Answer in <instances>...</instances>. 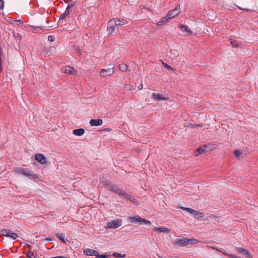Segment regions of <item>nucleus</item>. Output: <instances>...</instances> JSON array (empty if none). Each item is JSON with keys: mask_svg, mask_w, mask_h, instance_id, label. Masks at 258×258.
Instances as JSON below:
<instances>
[{"mask_svg": "<svg viewBox=\"0 0 258 258\" xmlns=\"http://www.w3.org/2000/svg\"><path fill=\"white\" fill-rule=\"evenodd\" d=\"M117 26L124 25L128 23V22L124 19L122 18H115Z\"/></svg>", "mask_w": 258, "mask_h": 258, "instance_id": "nucleus-17", "label": "nucleus"}, {"mask_svg": "<svg viewBox=\"0 0 258 258\" xmlns=\"http://www.w3.org/2000/svg\"><path fill=\"white\" fill-rule=\"evenodd\" d=\"M180 13V9L179 7L178 8L177 6L175 8H174L173 10L169 11L168 13V17H169V18H173L176 16H177Z\"/></svg>", "mask_w": 258, "mask_h": 258, "instance_id": "nucleus-9", "label": "nucleus"}, {"mask_svg": "<svg viewBox=\"0 0 258 258\" xmlns=\"http://www.w3.org/2000/svg\"><path fill=\"white\" fill-rule=\"evenodd\" d=\"M230 43L231 45L234 47H236L238 46V43H237V42L233 39H230Z\"/></svg>", "mask_w": 258, "mask_h": 258, "instance_id": "nucleus-30", "label": "nucleus"}, {"mask_svg": "<svg viewBox=\"0 0 258 258\" xmlns=\"http://www.w3.org/2000/svg\"><path fill=\"white\" fill-rule=\"evenodd\" d=\"M14 173L18 175H23L33 179L37 178L36 174L31 171L28 170L22 167H18L14 170Z\"/></svg>", "mask_w": 258, "mask_h": 258, "instance_id": "nucleus-2", "label": "nucleus"}, {"mask_svg": "<svg viewBox=\"0 0 258 258\" xmlns=\"http://www.w3.org/2000/svg\"><path fill=\"white\" fill-rule=\"evenodd\" d=\"M35 159L37 162L42 165L46 163V159L42 154H36L35 156Z\"/></svg>", "mask_w": 258, "mask_h": 258, "instance_id": "nucleus-8", "label": "nucleus"}, {"mask_svg": "<svg viewBox=\"0 0 258 258\" xmlns=\"http://www.w3.org/2000/svg\"><path fill=\"white\" fill-rule=\"evenodd\" d=\"M75 5V3L74 2H72L70 4L68 5L67 9L69 10L70 8L73 7Z\"/></svg>", "mask_w": 258, "mask_h": 258, "instance_id": "nucleus-32", "label": "nucleus"}, {"mask_svg": "<svg viewBox=\"0 0 258 258\" xmlns=\"http://www.w3.org/2000/svg\"><path fill=\"white\" fill-rule=\"evenodd\" d=\"M122 220L120 219H117L107 223V227L109 228L115 229L122 225Z\"/></svg>", "mask_w": 258, "mask_h": 258, "instance_id": "nucleus-4", "label": "nucleus"}, {"mask_svg": "<svg viewBox=\"0 0 258 258\" xmlns=\"http://www.w3.org/2000/svg\"><path fill=\"white\" fill-rule=\"evenodd\" d=\"M62 71L66 74H76V72L75 70L72 68L70 66H66L62 70Z\"/></svg>", "mask_w": 258, "mask_h": 258, "instance_id": "nucleus-15", "label": "nucleus"}, {"mask_svg": "<svg viewBox=\"0 0 258 258\" xmlns=\"http://www.w3.org/2000/svg\"><path fill=\"white\" fill-rule=\"evenodd\" d=\"M119 68L122 71H126L127 69V66L124 63H122L119 65Z\"/></svg>", "mask_w": 258, "mask_h": 258, "instance_id": "nucleus-26", "label": "nucleus"}, {"mask_svg": "<svg viewBox=\"0 0 258 258\" xmlns=\"http://www.w3.org/2000/svg\"><path fill=\"white\" fill-rule=\"evenodd\" d=\"M237 250L240 252L242 255H243L245 257H249L250 256V253L249 251L242 248V247H238L237 248Z\"/></svg>", "mask_w": 258, "mask_h": 258, "instance_id": "nucleus-14", "label": "nucleus"}, {"mask_svg": "<svg viewBox=\"0 0 258 258\" xmlns=\"http://www.w3.org/2000/svg\"><path fill=\"white\" fill-rule=\"evenodd\" d=\"M234 156L237 158H239L241 156V152L238 150H235L234 152Z\"/></svg>", "mask_w": 258, "mask_h": 258, "instance_id": "nucleus-28", "label": "nucleus"}, {"mask_svg": "<svg viewBox=\"0 0 258 258\" xmlns=\"http://www.w3.org/2000/svg\"><path fill=\"white\" fill-rule=\"evenodd\" d=\"M117 25H116V22L115 21V19H113L110 20L108 23V28L107 30L109 33L112 34L113 32L115 30Z\"/></svg>", "mask_w": 258, "mask_h": 258, "instance_id": "nucleus-7", "label": "nucleus"}, {"mask_svg": "<svg viewBox=\"0 0 258 258\" xmlns=\"http://www.w3.org/2000/svg\"><path fill=\"white\" fill-rule=\"evenodd\" d=\"M84 253L86 255L96 256V254H98V251L92 249L86 248L84 250Z\"/></svg>", "mask_w": 258, "mask_h": 258, "instance_id": "nucleus-12", "label": "nucleus"}, {"mask_svg": "<svg viewBox=\"0 0 258 258\" xmlns=\"http://www.w3.org/2000/svg\"><path fill=\"white\" fill-rule=\"evenodd\" d=\"M112 256L115 257L116 258H125L126 255L124 254H121L117 252H114L112 253Z\"/></svg>", "mask_w": 258, "mask_h": 258, "instance_id": "nucleus-24", "label": "nucleus"}, {"mask_svg": "<svg viewBox=\"0 0 258 258\" xmlns=\"http://www.w3.org/2000/svg\"><path fill=\"white\" fill-rule=\"evenodd\" d=\"M73 132L74 135H75V136H81L84 134L85 130L84 129L81 128L74 130Z\"/></svg>", "mask_w": 258, "mask_h": 258, "instance_id": "nucleus-19", "label": "nucleus"}, {"mask_svg": "<svg viewBox=\"0 0 258 258\" xmlns=\"http://www.w3.org/2000/svg\"><path fill=\"white\" fill-rule=\"evenodd\" d=\"M51 258H68V257H65V256H54V257H53Z\"/></svg>", "mask_w": 258, "mask_h": 258, "instance_id": "nucleus-35", "label": "nucleus"}, {"mask_svg": "<svg viewBox=\"0 0 258 258\" xmlns=\"http://www.w3.org/2000/svg\"><path fill=\"white\" fill-rule=\"evenodd\" d=\"M103 123V121L101 119H92L90 121V124L92 126H99L101 125Z\"/></svg>", "mask_w": 258, "mask_h": 258, "instance_id": "nucleus-13", "label": "nucleus"}, {"mask_svg": "<svg viewBox=\"0 0 258 258\" xmlns=\"http://www.w3.org/2000/svg\"><path fill=\"white\" fill-rule=\"evenodd\" d=\"M45 240L46 241H54V239L53 238H49V237H47V238H45Z\"/></svg>", "mask_w": 258, "mask_h": 258, "instance_id": "nucleus-34", "label": "nucleus"}, {"mask_svg": "<svg viewBox=\"0 0 258 258\" xmlns=\"http://www.w3.org/2000/svg\"><path fill=\"white\" fill-rule=\"evenodd\" d=\"M162 64L164 68L167 69L168 70H173L172 67L168 65L167 63L162 62Z\"/></svg>", "mask_w": 258, "mask_h": 258, "instance_id": "nucleus-27", "label": "nucleus"}, {"mask_svg": "<svg viewBox=\"0 0 258 258\" xmlns=\"http://www.w3.org/2000/svg\"><path fill=\"white\" fill-rule=\"evenodd\" d=\"M2 235L6 237H11L13 239H16L18 237V235L16 233L12 232L10 230L4 229L1 231Z\"/></svg>", "mask_w": 258, "mask_h": 258, "instance_id": "nucleus-5", "label": "nucleus"}, {"mask_svg": "<svg viewBox=\"0 0 258 258\" xmlns=\"http://www.w3.org/2000/svg\"><path fill=\"white\" fill-rule=\"evenodd\" d=\"M171 19V18H169V17H168V15H167L166 17H164L162 18V21L158 22L157 23V26H160V25H161L163 23H166V22H167V21H168V20L169 19Z\"/></svg>", "mask_w": 258, "mask_h": 258, "instance_id": "nucleus-23", "label": "nucleus"}, {"mask_svg": "<svg viewBox=\"0 0 258 258\" xmlns=\"http://www.w3.org/2000/svg\"><path fill=\"white\" fill-rule=\"evenodd\" d=\"M182 209L188 211L189 213H190L194 215L200 216V215H202V213L200 212L199 211L194 210L189 208H182Z\"/></svg>", "mask_w": 258, "mask_h": 258, "instance_id": "nucleus-18", "label": "nucleus"}, {"mask_svg": "<svg viewBox=\"0 0 258 258\" xmlns=\"http://www.w3.org/2000/svg\"><path fill=\"white\" fill-rule=\"evenodd\" d=\"M206 151V148L205 147H200L198 149H197L196 153V156H198L199 155L202 154L204 153H205Z\"/></svg>", "mask_w": 258, "mask_h": 258, "instance_id": "nucleus-22", "label": "nucleus"}, {"mask_svg": "<svg viewBox=\"0 0 258 258\" xmlns=\"http://www.w3.org/2000/svg\"><path fill=\"white\" fill-rule=\"evenodd\" d=\"M179 28H180V30L184 33L186 35H189L192 33L191 31L190 30L189 27L186 26L183 24L179 25Z\"/></svg>", "mask_w": 258, "mask_h": 258, "instance_id": "nucleus-11", "label": "nucleus"}, {"mask_svg": "<svg viewBox=\"0 0 258 258\" xmlns=\"http://www.w3.org/2000/svg\"><path fill=\"white\" fill-rule=\"evenodd\" d=\"M55 235L61 242L64 243H66L67 240L65 238V235L63 233H57Z\"/></svg>", "mask_w": 258, "mask_h": 258, "instance_id": "nucleus-21", "label": "nucleus"}, {"mask_svg": "<svg viewBox=\"0 0 258 258\" xmlns=\"http://www.w3.org/2000/svg\"><path fill=\"white\" fill-rule=\"evenodd\" d=\"M239 9H241V10H242V8H240V7H239ZM243 9V10H248L247 9H245V8H244V9Z\"/></svg>", "mask_w": 258, "mask_h": 258, "instance_id": "nucleus-38", "label": "nucleus"}, {"mask_svg": "<svg viewBox=\"0 0 258 258\" xmlns=\"http://www.w3.org/2000/svg\"><path fill=\"white\" fill-rule=\"evenodd\" d=\"M69 10L68 9L66 8L64 13L60 15L59 18L60 19H64L69 15Z\"/></svg>", "mask_w": 258, "mask_h": 258, "instance_id": "nucleus-25", "label": "nucleus"}, {"mask_svg": "<svg viewBox=\"0 0 258 258\" xmlns=\"http://www.w3.org/2000/svg\"><path fill=\"white\" fill-rule=\"evenodd\" d=\"M198 242V240L196 239H180L179 241V244L180 246H183L185 243L190 242L192 244H196Z\"/></svg>", "mask_w": 258, "mask_h": 258, "instance_id": "nucleus-10", "label": "nucleus"}, {"mask_svg": "<svg viewBox=\"0 0 258 258\" xmlns=\"http://www.w3.org/2000/svg\"><path fill=\"white\" fill-rule=\"evenodd\" d=\"M154 230L161 233H166L169 231V228L164 227H155Z\"/></svg>", "mask_w": 258, "mask_h": 258, "instance_id": "nucleus-20", "label": "nucleus"}, {"mask_svg": "<svg viewBox=\"0 0 258 258\" xmlns=\"http://www.w3.org/2000/svg\"><path fill=\"white\" fill-rule=\"evenodd\" d=\"M16 21L19 22L21 25L23 24V22L22 21L20 20H16Z\"/></svg>", "mask_w": 258, "mask_h": 258, "instance_id": "nucleus-36", "label": "nucleus"}, {"mask_svg": "<svg viewBox=\"0 0 258 258\" xmlns=\"http://www.w3.org/2000/svg\"><path fill=\"white\" fill-rule=\"evenodd\" d=\"M152 97L157 101H164L167 100L162 94H160L159 93H153L152 94Z\"/></svg>", "mask_w": 258, "mask_h": 258, "instance_id": "nucleus-16", "label": "nucleus"}, {"mask_svg": "<svg viewBox=\"0 0 258 258\" xmlns=\"http://www.w3.org/2000/svg\"><path fill=\"white\" fill-rule=\"evenodd\" d=\"M48 40L50 42H53L55 40V37L53 35H49L48 37Z\"/></svg>", "mask_w": 258, "mask_h": 258, "instance_id": "nucleus-31", "label": "nucleus"}, {"mask_svg": "<svg viewBox=\"0 0 258 258\" xmlns=\"http://www.w3.org/2000/svg\"><path fill=\"white\" fill-rule=\"evenodd\" d=\"M108 255L107 254H99L98 252V254H96L95 258H107L108 257Z\"/></svg>", "mask_w": 258, "mask_h": 258, "instance_id": "nucleus-29", "label": "nucleus"}, {"mask_svg": "<svg viewBox=\"0 0 258 258\" xmlns=\"http://www.w3.org/2000/svg\"><path fill=\"white\" fill-rule=\"evenodd\" d=\"M128 220L131 223H140L141 224H144L146 225H148L151 224L150 221L144 218H142L139 216L130 217L128 218Z\"/></svg>", "mask_w": 258, "mask_h": 258, "instance_id": "nucleus-3", "label": "nucleus"}, {"mask_svg": "<svg viewBox=\"0 0 258 258\" xmlns=\"http://www.w3.org/2000/svg\"><path fill=\"white\" fill-rule=\"evenodd\" d=\"M114 73V67H111L106 69H101L100 72V75L101 77H106L111 76Z\"/></svg>", "mask_w": 258, "mask_h": 258, "instance_id": "nucleus-6", "label": "nucleus"}, {"mask_svg": "<svg viewBox=\"0 0 258 258\" xmlns=\"http://www.w3.org/2000/svg\"><path fill=\"white\" fill-rule=\"evenodd\" d=\"M103 185L105 186L107 189L118 196L122 200L127 201L130 200L131 199V195L127 194L124 190L119 188L116 185L113 184L108 181L102 182Z\"/></svg>", "mask_w": 258, "mask_h": 258, "instance_id": "nucleus-1", "label": "nucleus"}, {"mask_svg": "<svg viewBox=\"0 0 258 258\" xmlns=\"http://www.w3.org/2000/svg\"><path fill=\"white\" fill-rule=\"evenodd\" d=\"M143 86L142 85H141V88H140V86H139V89L141 90Z\"/></svg>", "mask_w": 258, "mask_h": 258, "instance_id": "nucleus-37", "label": "nucleus"}, {"mask_svg": "<svg viewBox=\"0 0 258 258\" xmlns=\"http://www.w3.org/2000/svg\"><path fill=\"white\" fill-rule=\"evenodd\" d=\"M4 2L5 1H0V9L3 10L4 8Z\"/></svg>", "mask_w": 258, "mask_h": 258, "instance_id": "nucleus-33", "label": "nucleus"}]
</instances>
